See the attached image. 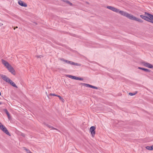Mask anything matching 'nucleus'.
<instances>
[{
  "label": "nucleus",
  "instance_id": "f257e3e1",
  "mask_svg": "<svg viewBox=\"0 0 153 153\" xmlns=\"http://www.w3.org/2000/svg\"><path fill=\"white\" fill-rule=\"evenodd\" d=\"M106 8L114 12L119 13L121 16L126 17L129 19L137 21L140 22H142V21L141 19H138L134 16L131 14L128 13L125 11L121 10L120 9H117L115 7L111 6H108Z\"/></svg>",
  "mask_w": 153,
  "mask_h": 153
},
{
  "label": "nucleus",
  "instance_id": "f03ea898",
  "mask_svg": "<svg viewBox=\"0 0 153 153\" xmlns=\"http://www.w3.org/2000/svg\"><path fill=\"white\" fill-rule=\"evenodd\" d=\"M1 61L2 64L10 72L14 75L16 74L14 69L8 62L4 59H1Z\"/></svg>",
  "mask_w": 153,
  "mask_h": 153
},
{
  "label": "nucleus",
  "instance_id": "7ed1b4c3",
  "mask_svg": "<svg viewBox=\"0 0 153 153\" xmlns=\"http://www.w3.org/2000/svg\"><path fill=\"white\" fill-rule=\"evenodd\" d=\"M61 61L64 62L65 63H66L68 64H69L71 65H76L78 66H80L81 65L80 64L78 63H75L73 62L68 60H67L65 59H60Z\"/></svg>",
  "mask_w": 153,
  "mask_h": 153
},
{
  "label": "nucleus",
  "instance_id": "20e7f679",
  "mask_svg": "<svg viewBox=\"0 0 153 153\" xmlns=\"http://www.w3.org/2000/svg\"><path fill=\"white\" fill-rule=\"evenodd\" d=\"M0 129L7 135L10 136V134L6 128L0 122Z\"/></svg>",
  "mask_w": 153,
  "mask_h": 153
},
{
  "label": "nucleus",
  "instance_id": "39448f33",
  "mask_svg": "<svg viewBox=\"0 0 153 153\" xmlns=\"http://www.w3.org/2000/svg\"><path fill=\"white\" fill-rule=\"evenodd\" d=\"M18 3L19 6L22 7L26 8L27 7V4L22 0H18Z\"/></svg>",
  "mask_w": 153,
  "mask_h": 153
},
{
  "label": "nucleus",
  "instance_id": "423d86ee",
  "mask_svg": "<svg viewBox=\"0 0 153 153\" xmlns=\"http://www.w3.org/2000/svg\"><path fill=\"white\" fill-rule=\"evenodd\" d=\"M142 65L150 69L153 68V65L146 62H142Z\"/></svg>",
  "mask_w": 153,
  "mask_h": 153
},
{
  "label": "nucleus",
  "instance_id": "0eeeda50",
  "mask_svg": "<svg viewBox=\"0 0 153 153\" xmlns=\"http://www.w3.org/2000/svg\"><path fill=\"white\" fill-rule=\"evenodd\" d=\"M0 78L1 79L7 83L10 79V78L7 76L2 74L0 75Z\"/></svg>",
  "mask_w": 153,
  "mask_h": 153
},
{
  "label": "nucleus",
  "instance_id": "6e6552de",
  "mask_svg": "<svg viewBox=\"0 0 153 153\" xmlns=\"http://www.w3.org/2000/svg\"><path fill=\"white\" fill-rule=\"evenodd\" d=\"M96 127L95 126H92L90 127V131L91 132V136L93 137H94L95 134Z\"/></svg>",
  "mask_w": 153,
  "mask_h": 153
},
{
  "label": "nucleus",
  "instance_id": "1a4fd4ad",
  "mask_svg": "<svg viewBox=\"0 0 153 153\" xmlns=\"http://www.w3.org/2000/svg\"><path fill=\"white\" fill-rule=\"evenodd\" d=\"M66 76L70 78L76 80H83V79L82 78L79 77L69 75H66Z\"/></svg>",
  "mask_w": 153,
  "mask_h": 153
},
{
  "label": "nucleus",
  "instance_id": "9d476101",
  "mask_svg": "<svg viewBox=\"0 0 153 153\" xmlns=\"http://www.w3.org/2000/svg\"><path fill=\"white\" fill-rule=\"evenodd\" d=\"M81 84L83 86L95 89H97V87L93 86V85H91L88 84H86L85 83H81Z\"/></svg>",
  "mask_w": 153,
  "mask_h": 153
},
{
  "label": "nucleus",
  "instance_id": "9b49d317",
  "mask_svg": "<svg viewBox=\"0 0 153 153\" xmlns=\"http://www.w3.org/2000/svg\"><path fill=\"white\" fill-rule=\"evenodd\" d=\"M150 15L149 14H147V16H145L141 15L140 16V17L142 18L143 19H144L148 21H150V20H151V19H150V18L149 17V15Z\"/></svg>",
  "mask_w": 153,
  "mask_h": 153
},
{
  "label": "nucleus",
  "instance_id": "f8f14e48",
  "mask_svg": "<svg viewBox=\"0 0 153 153\" xmlns=\"http://www.w3.org/2000/svg\"><path fill=\"white\" fill-rule=\"evenodd\" d=\"M8 83L10 84L11 85H12L13 86L17 88L18 87L16 86V84L11 79H10L9 80L8 82H7Z\"/></svg>",
  "mask_w": 153,
  "mask_h": 153
},
{
  "label": "nucleus",
  "instance_id": "ddd939ff",
  "mask_svg": "<svg viewBox=\"0 0 153 153\" xmlns=\"http://www.w3.org/2000/svg\"><path fill=\"white\" fill-rule=\"evenodd\" d=\"M61 1L65 2L70 6H73V4L68 0H60Z\"/></svg>",
  "mask_w": 153,
  "mask_h": 153
},
{
  "label": "nucleus",
  "instance_id": "4468645a",
  "mask_svg": "<svg viewBox=\"0 0 153 153\" xmlns=\"http://www.w3.org/2000/svg\"><path fill=\"white\" fill-rule=\"evenodd\" d=\"M146 149L149 151L153 150V145L151 146H147L146 147Z\"/></svg>",
  "mask_w": 153,
  "mask_h": 153
},
{
  "label": "nucleus",
  "instance_id": "2eb2a0df",
  "mask_svg": "<svg viewBox=\"0 0 153 153\" xmlns=\"http://www.w3.org/2000/svg\"><path fill=\"white\" fill-rule=\"evenodd\" d=\"M4 111L7 114L8 119H10L11 117L10 115L7 110V109H4Z\"/></svg>",
  "mask_w": 153,
  "mask_h": 153
},
{
  "label": "nucleus",
  "instance_id": "dca6fc26",
  "mask_svg": "<svg viewBox=\"0 0 153 153\" xmlns=\"http://www.w3.org/2000/svg\"><path fill=\"white\" fill-rule=\"evenodd\" d=\"M23 149L26 151L27 153H32L29 150L25 148H24Z\"/></svg>",
  "mask_w": 153,
  "mask_h": 153
},
{
  "label": "nucleus",
  "instance_id": "f3484780",
  "mask_svg": "<svg viewBox=\"0 0 153 153\" xmlns=\"http://www.w3.org/2000/svg\"><path fill=\"white\" fill-rule=\"evenodd\" d=\"M23 149L26 151L27 153H32L29 150L25 148H24Z\"/></svg>",
  "mask_w": 153,
  "mask_h": 153
},
{
  "label": "nucleus",
  "instance_id": "a211bd4d",
  "mask_svg": "<svg viewBox=\"0 0 153 153\" xmlns=\"http://www.w3.org/2000/svg\"><path fill=\"white\" fill-rule=\"evenodd\" d=\"M57 97H58L59 98V99L63 102H64V101H65V100H64L63 99V98L61 96H59V95H58L57 96Z\"/></svg>",
  "mask_w": 153,
  "mask_h": 153
},
{
  "label": "nucleus",
  "instance_id": "6ab92c4d",
  "mask_svg": "<svg viewBox=\"0 0 153 153\" xmlns=\"http://www.w3.org/2000/svg\"><path fill=\"white\" fill-rule=\"evenodd\" d=\"M36 57L38 59H41L43 57L42 55H37L36 56Z\"/></svg>",
  "mask_w": 153,
  "mask_h": 153
},
{
  "label": "nucleus",
  "instance_id": "aec40b11",
  "mask_svg": "<svg viewBox=\"0 0 153 153\" xmlns=\"http://www.w3.org/2000/svg\"><path fill=\"white\" fill-rule=\"evenodd\" d=\"M137 92H135L134 93H129V94L130 96H134V95H135L136 94H137Z\"/></svg>",
  "mask_w": 153,
  "mask_h": 153
},
{
  "label": "nucleus",
  "instance_id": "412c9836",
  "mask_svg": "<svg viewBox=\"0 0 153 153\" xmlns=\"http://www.w3.org/2000/svg\"><path fill=\"white\" fill-rule=\"evenodd\" d=\"M143 70L144 71L146 72H150L151 71L150 70L147 69V68H143Z\"/></svg>",
  "mask_w": 153,
  "mask_h": 153
},
{
  "label": "nucleus",
  "instance_id": "4be33fe9",
  "mask_svg": "<svg viewBox=\"0 0 153 153\" xmlns=\"http://www.w3.org/2000/svg\"><path fill=\"white\" fill-rule=\"evenodd\" d=\"M149 17L150 18V19H151V20H153V15H149Z\"/></svg>",
  "mask_w": 153,
  "mask_h": 153
},
{
  "label": "nucleus",
  "instance_id": "5701e85b",
  "mask_svg": "<svg viewBox=\"0 0 153 153\" xmlns=\"http://www.w3.org/2000/svg\"><path fill=\"white\" fill-rule=\"evenodd\" d=\"M49 95L50 96H56V97H57L58 95H56L55 94H52V93H51Z\"/></svg>",
  "mask_w": 153,
  "mask_h": 153
},
{
  "label": "nucleus",
  "instance_id": "b1692460",
  "mask_svg": "<svg viewBox=\"0 0 153 153\" xmlns=\"http://www.w3.org/2000/svg\"><path fill=\"white\" fill-rule=\"evenodd\" d=\"M46 126H47L49 128H52V126H50V125H49L48 124H47L46 125Z\"/></svg>",
  "mask_w": 153,
  "mask_h": 153
},
{
  "label": "nucleus",
  "instance_id": "393cba45",
  "mask_svg": "<svg viewBox=\"0 0 153 153\" xmlns=\"http://www.w3.org/2000/svg\"><path fill=\"white\" fill-rule=\"evenodd\" d=\"M138 68L139 69H141V70H143V68H141V67H139Z\"/></svg>",
  "mask_w": 153,
  "mask_h": 153
},
{
  "label": "nucleus",
  "instance_id": "a878e982",
  "mask_svg": "<svg viewBox=\"0 0 153 153\" xmlns=\"http://www.w3.org/2000/svg\"><path fill=\"white\" fill-rule=\"evenodd\" d=\"M51 129H55V130H57V129H56V128H54L52 126V128H51Z\"/></svg>",
  "mask_w": 153,
  "mask_h": 153
},
{
  "label": "nucleus",
  "instance_id": "bb28decb",
  "mask_svg": "<svg viewBox=\"0 0 153 153\" xmlns=\"http://www.w3.org/2000/svg\"><path fill=\"white\" fill-rule=\"evenodd\" d=\"M51 129H55V130H57V129H56V128H54L52 126V128H51Z\"/></svg>",
  "mask_w": 153,
  "mask_h": 153
},
{
  "label": "nucleus",
  "instance_id": "cd10ccee",
  "mask_svg": "<svg viewBox=\"0 0 153 153\" xmlns=\"http://www.w3.org/2000/svg\"><path fill=\"white\" fill-rule=\"evenodd\" d=\"M149 22H151V23H153V21H149Z\"/></svg>",
  "mask_w": 153,
  "mask_h": 153
},
{
  "label": "nucleus",
  "instance_id": "c85d7f7f",
  "mask_svg": "<svg viewBox=\"0 0 153 153\" xmlns=\"http://www.w3.org/2000/svg\"><path fill=\"white\" fill-rule=\"evenodd\" d=\"M18 28V27H15V28H14V30H15V28Z\"/></svg>",
  "mask_w": 153,
  "mask_h": 153
},
{
  "label": "nucleus",
  "instance_id": "c756f323",
  "mask_svg": "<svg viewBox=\"0 0 153 153\" xmlns=\"http://www.w3.org/2000/svg\"><path fill=\"white\" fill-rule=\"evenodd\" d=\"M2 104V102H0V105Z\"/></svg>",
  "mask_w": 153,
  "mask_h": 153
},
{
  "label": "nucleus",
  "instance_id": "7c9ffc66",
  "mask_svg": "<svg viewBox=\"0 0 153 153\" xmlns=\"http://www.w3.org/2000/svg\"><path fill=\"white\" fill-rule=\"evenodd\" d=\"M1 92L0 91V96H1Z\"/></svg>",
  "mask_w": 153,
  "mask_h": 153
}]
</instances>
